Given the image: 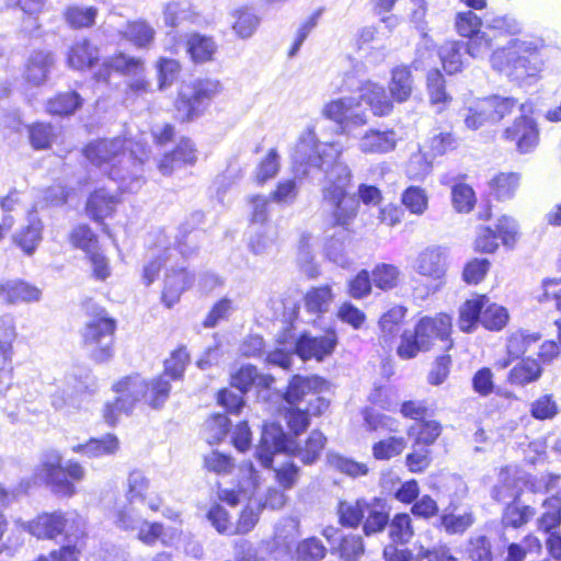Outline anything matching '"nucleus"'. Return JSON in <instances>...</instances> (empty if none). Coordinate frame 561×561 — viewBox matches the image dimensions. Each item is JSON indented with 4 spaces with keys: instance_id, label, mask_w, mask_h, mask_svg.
<instances>
[{
    "instance_id": "1",
    "label": "nucleus",
    "mask_w": 561,
    "mask_h": 561,
    "mask_svg": "<svg viewBox=\"0 0 561 561\" xmlns=\"http://www.w3.org/2000/svg\"><path fill=\"white\" fill-rule=\"evenodd\" d=\"M339 156L340 149L334 144L319 142L313 129L307 128L299 136L291 159L297 175L312 180L323 175L322 197L331 207V224L346 226L357 214L358 199L346 193L351 171L337 161Z\"/></svg>"
},
{
    "instance_id": "2",
    "label": "nucleus",
    "mask_w": 561,
    "mask_h": 561,
    "mask_svg": "<svg viewBox=\"0 0 561 561\" xmlns=\"http://www.w3.org/2000/svg\"><path fill=\"white\" fill-rule=\"evenodd\" d=\"M345 90H357L358 96L342 98L328 103L323 114L336 122L342 131L351 133L355 127L367 124L366 111L362 107L365 102L376 116H386L392 111V102L385 88L371 81L357 83L354 76L346 75L344 80Z\"/></svg>"
},
{
    "instance_id": "3",
    "label": "nucleus",
    "mask_w": 561,
    "mask_h": 561,
    "mask_svg": "<svg viewBox=\"0 0 561 561\" xmlns=\"http://www.w3.org/2000/svg\"><path fill=\"white\" fill-rule=\"evenodd\" d=\"M127 141L122 138L100 139L84 149L85 158L102 168L123 192H137L142 183V163L147 158L136 157L133 149L126 151Z\"/></svg>"
},
{
    "instance_id": "4",
    "label": "nucleus",
    "mask_w": 561,
    "mask_h": 561,
    "mask_svg": "<svg viewBox=\"0 0 561 561\" xmlns=\"http://www.w3.org/2000/svg\"><path fill=\"white\" fill-rule=\"evenodd\" d=\"M327 444V437L318 430H313L304 445L290 438L276 423L265 424L255 456L264 468H271L273 457L277 453H285L298 458L304 465H312L321 456Z\"/></svg>"
},
{
    "instance_id": "5",
    "label": "nucleus",
    "mask_w": 561,
    "mask_h": 561,
    "mask_svg": "<svg viewBox=\"0 0 561 561\" xmlns=\"http://www.w3.org/2000/svg\"><path fill=\"white\" fill-rule=\"evenodd\" d=\"M113 389L118 397L104 408V419L110 425H115L119 415L129 414L142 399L154 409L162 407L169 398L171 386L164 378H156L149 383L135 374L117 381Z\"/></svg>"
},
{
    "instance_id": "6",
    "label": "nucleus",
    "mask_w": 561,
    "mask_h": 561,
    "mask_svg": "<svg viewBox=\"0 0 561 561\" xmlns=\"http://www.w3.org/2000/svg\"><path fill=\"white\" fill-rule=\"evenodd\" d=\"M323 387L325 380L320 377L294 376L290 380L284 399L290 405L285 417L293 434L305 432L309 417L321 415L329 408V400L320 396Z\"/></svg>"
},
{
    "instance_id": "7",
    "label": "nucleus",
    "mask_w": 561,
    "mask_h": 561,
    "mask_svg": "<svg viewBox=\"0 0 561 561\" xmlns=\"http://www.w3.org/2000/svg\"><path fill=\"white\" fill-rule=\"evenodd\" d=\"M451 331V318L446 313H439L434 318L423 317L416 323L414 331H404L397 354L402 359L414 358L420 352L428 351L435 340L445 343L444 348L450 350L453 342L449 340Z\"/></svg>"
},
{
    "instance_id": "8",
    "label": "nucleus",
    "mask_w": 561,
    "mask_h": 561,
    "mask_svg": "<svg viewBox=\"0 0 561 561\" xmlns=\"http://www.w3.org/2000/svg\"><path fill=\"white\" fill-rule=\"evenodd\" d=\"M492 67L504 71L516 81L535 77L540 70V58L531 43L511 38L507 44L491 55Z\"/></svg>"
},
{
    "instance_id": "9",
    "label": "nucleus",
    "mask_w": 561,
    "mask_h": 561,
    "mask_svg": "<svg viewBox=\"0 0 561 561\" xmlns=\"http://www.w3.org/2000/svg\"><path fill=\"white\" fill-rule=\"evenodd\" d=\"M89 312L90 319L82 329L84 348L95 363H107L114 356L116 321L96 306H91Z\"/></svg>"
},
{
    "instance_id": "10",
    "label": "nucleus",
    "mask_w": 561,
    "mask_h": 561,
    "mask_svg": "<svg viewBox=\"0 0 561 561\" xmlns=\"http://www.w3.org/2000/svg\"><path fill=\"white\" fill-rule=\"evenodd\" d=\"M62 456L51 450L44 455L36 471V477L44 481L51 491L61 496H72L76 493L73 482L83 480L84 468L77 461L69 460L62 466Z\"/></svg>"
},
{
    "instance_id": "11",
    "label": "nucleus",
    "mask_w": 561,
    "mask_h": 561,
    "mask_svg": "<svg viewBox=\"0 0 561 561\" xmlns=\"http://www.w3.org/2000/svg\"><path fill=\"white\" fill-rule=\"evenodd\" d=\"M105 65L117 72L133 77L127 84V98L140 96L149 91L150 83L144 76L145 66L141 58L119 53L105 61Z\"/></svg>"
},
{
    "instance_id": "12",
    "label": "nucleus",
    "mask_w": 561,
    "mask_h": 561,
    "mask_svg": "<svg viewBox=\"0 0 561 561\" xmlns=\"http://www.w3.org/2000/svg\"><path fill=\"white\" fill-rule=\"evenodd\" d=\"M170 242L164 231L158 232V240L156 248L152 250V260L144 267V279L147 285H150L159 275L162 263H167L173 252H179L183 256L192 254L193 249L186 245V241L178 239L176 248H170Z\"/></svg>"
},
{
    "instance_id": "13",
    "label": "nucleus",
    "mask_w": 561,
    "mask_h": 561,
    "mask_svg": "<svg viewBox=\"0 0 561 561\" xmlns=\"http://www.w3.org/2000/svg\"><path fill=\"white\" fill-rule=\"evenodd\" d=\"M126 500L129 504H146L152 512H158L163 503L160 494L150 492V480L137 469L127 477Z\"/></svg>"
},
{
    "instance_id": "14",
    "label": "nucleus",
    "mask_w": 561,
    "mask_h": 561,
    "mask_svg": "<svg viewBox=\"0 0 561 561\" xmlns=\"http://www.w3.org/2000/svg\"><path fill=\"white\" fill-rule=\"evenodd\" d=\"M503 137L506 140L514 141L520 153H528L538 144L539 130L536 122L523 114L514 121L512 126L504 130Z\"/></svg>"
},
{
    "instance_id": "15",
    "label": "nucleus",
    "mask_w": 561,
    "mask_h": 561,
    "mask_svg": "<svg viewBox=\"0 0 561 561\" xmlns=\"http://www.w3.org/2000/svg\"><path fill=\"white\" fill-rule=\"evenodd\" d=\"M336 345V336L334 333L325 335L312 336L309 333L301 334L295 344L296 354L302 359L316 358L323 359L331 354Z\"/></svg>"
},
{
    "instance_id": "16",
    "label": "nucleus",
    "mask_w": 561,
    "mask_h": 561,
    "mask_svg": "<svg viewBox=\"0 0 561 561\" xmlns=\"http://www.w3.org/2000/svg\"><path fill=\"white\" fill-rule=\"evenodd\" d=\"M446 249L442 247H430L417 255L414 268L423 276L439 279L446 272Z\"/></svg>"
},
{
    "instance_id": "17",
    "label": "nucleus",
    "mask_w": 561,
    "mask_h": 561,
    "mask_svg": "<svg viewBox=\"0 0 561 561\" xmlns=\"http://www.w3.org/2000/svg\"><path fill=\"white\" fill-rule=\"evenodd\" d=\"M397 141V134L392 129H369L359 138L358 148L364 153L383 154L394 150Z\"/></svg>"
},
{
    "instance_id": "18",
    "label": "nucleus",
    "mask_w": 561,
    "mask_h": 561,
    "mask_svg": "<svg viewBox=\"0 0 561 561\" xmlns=\"http://www.w3.org/2000/svg\"><path fill=\"white\" fill-rule=\"evenodd\" d=\"M15 331L12 325H0V393L12 385V342Z\"/></svg>"
},
{
    "instance_id": "19",
    "label": "nucleus",
    "mask_w": 561,
    "mask_h": 561,
    "mask_svg": "<svg viewBox=\"0 0 561 561\" xmlns=\"http://www.w3.org/2000/svg\"><path fill=\"white\" fill-rule=\"evenodd\" d=\"M389 510L385 500L374 497L367 502L362 522L364 534L369 537L385 530L389 524Z\"/></svg>"
},
{
    "instance_id": "20",
    "label": "nucleus",
    "mask_w": 561,
    "mask_h": 561,
    "mask_svg": "<svg viewBox=\"0 0 561 561\" xmlns=\"http://www.w3.org/2000/svg\"><path fill=\"white\" fill-rule=\"evenodd\" d=\"M275 379L271 375H261L253 365H243L231 374V386L241 393L248 392L252 386L260 389H270Z\"/></svg>"
},
{
    "instance_id": "21",
    "label": "nucleus",
    "mask_w": 561,
    "mask_h": 561,
    "mask_svg": "<svg viewBox=\"0 0 561 561\" xmlns=\"http://www.w3.org/2000/svg\"><path fill=\"white\" fill-rule=\"evenodd\" d=\"M194 282V277L186 271L185 267L178 270L172 268L167 274L164 282V289L162 293V301L168 308H171L178 302L181 294L190 288Z\"/></svg>"
},
{
    "instance_id": "22",
    "label": "nucleus",
    "mask_w": 561,
    "mask_h": 561,
    "mask_svg": "<svg viewBox=\"0 0 561 561\" xmlns=\"http://www.w3.org/2000/svg\"><path fill=\"white\" fill-rule=\"evenodd\" d=\"M197 159L194 144L183 138L180 140L175 149L163 157L159 163V170L162 174H170L174 169L186 164H194Z\"/></svg>"
},
{
    "instance_id": "23",
    "label": "nucleus",
    "mask_w": 561,
    "mask_h": 561,
    "mask_svg": "<svg viewBox=\"0 0 561 561\" xmlns=\"http://www.w3.org/2000/svg\"><path fill=\"white\" fill-rule=\"evenodd\" d=\"M465 551L469 561H496L501 554L494 547L492 538L481 531L470 535Z\"/></svg>"
},
{
    "instance_id": "24",
    "label": "nucleus",
    "mask_w": 561,
    "mask_h": 561,
    "mask_svg": "<svg viewBox=\"0 0 561 561\" xmlns=\"http://www.w3.org/2000/svg\"><path fill=\"white\" fill-rule=\"evenodd\" d=\"M0 298L10 304L38 301L41 290L22 280H7L0 283Z\"/></svg>"
},
{
    "instance_id": "25",
    "label": "nucleus",
    "mask_w": 561,
    "mask_h": 561,
    "mask_svg": "<svg viewBox=\"0 0 561 561\" xmlns=\"http://www.w3.org/2000/svg\"><path fill=\"white\" fill-rule=\"evenodd\" d=\"M519 105L523 113L526 112L525 104L518 103L517 99L511 96L491 95L482 100L480 113H486L491 118V124L499 123L505 116L511 115L515 107Z\"/></svg>"
},
{
    "instance_id": "26",
    "label": "nucleus",
    "mask_w": 561,
    "mask_h": 561,
    "mask_svg": "<svg viewBox=\"0 0 561 561\" xmlns=\"http://www.w3.org/2000/svg\"><path fill=\"white\" fill-rule=\"evenodd\" d=\"M408 309L403 306H394L386 311L379 319L380 340L387 345H391L401 330V324L405 318Z\"/></svg>"
},
{
    "instance_id": "27",
    "label": "nucleus",
    "mask_w": 561,
    "mask_h": 561,
    "mask_svg": "<svg viewBox=\"0 0 561 561\" xmlns=\"http://www.w3.org/2000/svg\"><path fill=\"white\" fill-rule=\"evenodd\" d=\"M119 442L115 435L107 434L102 438H91L85 444H78L71 447L77 454H82L89 458H96L113 455L118 450Z\"/></svg>"
},
{
    "instance_id": "28",
    "label": "nucleus",
    "mask_w": 561,
    "mask_h": 561,
    "mask_svg": "<svg viewBox=\"0 0 561 561\" xmlns=\"http://www.w3.org/2000/svg\"><path fill=\"white\" fill-rule=\"evenodd\" d=\"M54 65V56L48 51H35L27 61L26 80L34 84L41 85L46 82L48 73Z\"/></svg>"
},
{
    "instance_id": "29",
    "label": "nucleus",
    "mask_w": 561,
    "mask_h": 561,
    "mask_svg": "<svg viewBox=\"0 0 561 561\" xmlns=\"http://www.w3.org/2000/svg\"><path fill=\"white\" fill-rule=\"evenodd\" d=\"M277 240V231L272 225L257 226L251 229L249 237V249L255 255H268L275 247Z\"/></svg>"
},
{
    "instance_id": "30",
    "label": "nucleus",
    "mask_w": 561,
    "mask_h": 561,
    "mask_svg": "<svg viewBox=\"0 0 561 561\" xmlns=\"http://www.w3.org/2000/svg\"><path fill=\"white\" fill-rule=\"evenodd\" d=\"M117 203L115 195L110 194L105 188H100L88 198L87 213L93 220L100 221L114 211Z\"/></svg>"
},
{
    "instance_id": "31",
    "label": "nucleus",
    "mask_w": 561,
    "mask_h": 561,
    "mask_svg": "<svg viewBox=\"0 0 561 561\" xmlns=\"http://www.w3.org/2000/svg\"><path fill=\"white\" fill-rule=\"evenodd\" d=\"M489 302L485 295L468 299L459 309L458 327L462 332H472L481 322L482 309Z\"/></svg>"
},
{
    "instance_id": "32",
    "label": "nucleus",
    "mask_w": 561,
    "mask_h": 561,
    "mask_svg": "<svg viewBox=\"0 0 561 561\" xmlns=\"http://www.w3.org/2000/svg\"><path fill=\"white\" fill-rule=\"evenodd\" d=\"M233 549L234 561H278L268 542L255 547L247 539H238L233 542Z\"/></svg>"
},
{
    "instance_id": "33",
    "label": "nucleus",
    "mask_w": 561,
    "mask_h": 561,
    "mask_svg": "<svg viewBox=\"0 0 561 561\" xmlns=\"http://www.w3.org/2000/svg\"><path fill=\"white\" fill-rule=\"evenodd\" d=\"M536 514V510L529 505H523L518 496H514L502 513L501 524L503 528H520L526 525Z\"/></svg>"
},
{
    "instance_id": "34",
    "label": "nucleus",
    "mask_w": 561,
    "mask_h": 561,
    "mask_svg": "<svg viewBox=\"0 0 561 561\" xmlns=\"http://www.w3.org/2000/svg\"><path fill=\"white\" fill-rule=\"evenodd\" d=\"M99 59V49L88 39L76 42L68 53V64L71 68L82 70L92 67Z\"/></svg>"
},
{
    "instance_id": "35",
    "label": "nucleus",
    "mask_w": 561,
    "mask_h": 561,
    "mask_svg": "<svg viewBox=\"0 0 561 561\" xmlns=\"http://www.w3.org/2000/svg\"><path fill=\"white\" fill-rule=\"evenodd\" d=\"M183 89L184 95L192 98V100L204 111L208 102L220 92L221 85L218 80L204 79L195 80L192 83L184 85Z\"/></svg>"
},
{
    "instance_id": "36",
    "label": "nucleus",
    "mask_w": 561,
    "mask_h": 561,
    "mask_svg": "<svg viewBox=\"0 0 561 561\" xmlns=\"http://www.w3.org/2000/svg\"><path fill=\"white\" fill-rule=\"evenodd\" d=\"M389 91L393 100L399 103L405 102L413 91V78L407 66L396 67L391 72Z\"/></svg>"
},
{
    "instance_id": "37",
    "label": "nucleus",
    "mask_w": 561,
    "mask_h": 561,
    "mask_svg": "<svg viewBox=\"0 0 561 561\" xmlns=\"http://www.w3.org/2000/svg\"><path fill=\"white\" fill-rule=\"evenodd\" d=\"M62 513L45 514L28 524V531L37 538H56L61 535Z\"/></svg>"
},
{
    "instance_id": "38",
    "label": "nucleus",
    "mask_w": 561,
    "mask_h": 561,
    "mask_svg": "<svg viewBox=\"0 0 561 561\" xmlns=\"http://www.w3.org/2000/svg\"><path fill=\"white\" fill-rule=\"evenodd\" d=\"M43 225L39 219L31 215L28 225L14 234V242L26 254H32L42 240Z\"/></svg>"
},
{
    "instance_id": "39",
    "label": "nucleus",
    "mask_w": 561,
    "mask_h": 561,
    "mask_svg": "<svg viewBox=\"0 0 561 561\" xmlns=\"http://www.w3.org/2000/svg\"><path fill=\"white\" fill-rule=\"evenodd\" d=\"M368 500L340 501L337 506L339 522L342 526L357 528L364 519V511Z\"/></svg>"
},
{
    "instance_id": "40",
    "label": "nucleus",
    "mask_w": 561,
    "mask_h": 561,
    "mask_svg": "<svg viewBox=\"0 0 561 561\" xmlns=\"http://www.w3.org/2000/svg\"><path fill=\"white\" fill-rule=\"evenodd\" d=\"M82 98L75 91L58 93L49 99L46 110L51 115H72L82 105Z\"/></svg>"
},
{
    "instance_id": "41",
    "label": "nucleus",
    "mask_w": 561,
    "mask_h": 561,
    "mask_svg": "<svg viewBox=\"0 0 561 561\" xmlns=\"http://www.w3.org/2000/svg\"><path fill=\"white\" fill-rule=\"evenodd\" d=\"M122 35L138 48H149L154 41L156 31L148 22L138 20L129 22Z\"/></svg>"
},
{
    "instance_id": "42",
    "label": "nucleus",
    "mask_w": 561,
    "mask_h": 561,
    "mask_svg": "<svg viewBox=\"0 0 561 561\" xmlns=\"http://www.w3.org/2000/svg\"><path fill=\"white\" fill-rule=\"evenodd\" d=\"M474 523L476 517L472 512H465L460 515H456L453 512H444L439 516L438 527L447 535H462Z\"/></svg>"
},
{
    "instance_id": "43",
    "label": "nucleus",
    "mask_w": 561,
    "mask_h": 561,
    "mask_svg": "<svg viewBox=\"0 0 561 561\" xmlns=\"http://www.w3.org/2000/svg\"><path fill=\"white\" fill-rule=\"evenodd\" d=\"M541 374L540 364L536 359L526 358L512 368L508 380L512 385L525 386L539 379Z\"/></svg>"
},
{
    "instance_id": "44",
    "label": "nucleus",
    "mask_w": 561,
    "mask_h": 561,
    "mask_svg": "<svg viewBox=\"0 0 561 561\" xmlns=\"http://www.w3.org/2000/svg\"><path fill=\"white\" fill-rule=\"evenodd\" d=\"M333 295L330 286L314 287L305 296V307L309 313L321 314L329 311Z\"/></svg>"
},
{
    "instance_id": "45",
    "label": "nucleus",
    "mask_w": 561,
    "mask_h": 561,
    "mask_svg": "<svg viewBox=\"0 0 561 561\" xmlns=\"http://www.w3.org/2000/svg\"><path fill=\"white\" fill-rule=\"evenodd\" d=\"M389 537L393 545H405L414 536L412 519L409 514L401 513L389 519Z\"/></svg>"
},
{
    "instance_id": "46",
    "label": "nucleus",
    "mask_w": 561,
    "mask_h": 561,
    "mask_svg": "<svg viewBox=\"0 0 561 561\" xmlns=\"http://www.w3.org/2000/svg\"><path fill=\"white\" fill-rule=\"evenodd\" d=\"M542 507L545 512L537 520L538 529L550 533L561 524V501L557 496L546 499Z\"/></svg>"
},
{
    "instance_id": "47",
    "label": "nucleus",
    "mask_w": 561,
    "mask_h": 561,
    "mask_svg": "<svg viewBox=\"0 0 561 561\" xmlns=\"http://www.w3.org/2000/svg\"><path fill=\"white\" fill-rule=\"evenodd\" d=\"M98 12L95 7L71 5L65 10L64 16L72 28H83L94 25Z\"/></svg>"
},
{
    "instance_id": "48",
    "label": "nucleus",
    "mask_w": 561,
    "mask_h": 561,
    "mask_svg": "<svg viewBox=\"0 0 561 561\" xmlns=\"http://www.w3.org/2000/svg\"><path fill=\"white\" fill-rule=\"evenodd\" d=\"M215 50L216 45L209 37L194 34L187 41V53L194 62H205L210 60Z\"/></svg>"
},
{
    "instance_id": "49",
    "label": "nucleus",
    "mask_w": 561,
    "mask_h": 561,
    "mask_svg": "<svg viewBox=\"0 0 561 561\" xmlns=\"http://www.w3.org/2000/svg\"><path fill=\"white\" fill-rule=\"evenodd\" d=\"M458 147V139L449 131L433 135L426 145V153L435 159L454 151Z\"/></svg>"
},
{
    "instance_id": "50",
    "label": "nucleus",
    "mask_w": 561,
    "mask_h": 561,
    "mask_svg": "<svg viewBox=\"0 0 561 561\" xmlns=\"http://www.w3.org/2000/svg\"><path fill=\"white\" fill-rule=\"evenodd\" d=\"M519 185L517 173H500L490 181V188L497 199H508L514 196Z\"/></svg>"
},
{
    "instance_id": "51",
    "label": "nucleus",
    "mask_w": 561,
    "mask_h": 561,
    "mask_svg": "<svg viewBox=\"0 0 561 561\" xmlns=\"http://www.w3.org/2000/svg\"><path fill=\"white\" fill-rule=\"evenodd\" d=\"M432 161L433 159L426 152L419 149L411 154L407 163V176L413 181H423L432 171Z\"/></svg>"
},
{
    "instance_id": "52",
    "label": "nucleus",
    "mask_w": 561,
    "mask_h": 561,
    "mask_svg": "<svg viewBox=\"0 0 561 561\" xmlns=\"http://www.w3.org/2000/svg\"><path fill=\"white\" fill-rule=\"evenodd\" d=\"M427 89L432 104L437 105V112H440L451 98L445 91V80L438 70L427 73Z\"/></svg>"
},
{
    "instance_id": "53",
    "label": "nucleus",
    "mask_w": 561,
    "mask_h": 561,
    "mask_svg": "<svg viewBox=\"0 0 561 561\" xmlns=\"http://www.w3.org/2000/svg\"><path fill=\"white\" fill-rule=\"evenodd\" d=\"M540 340V334L528 333L527 331H516L507 339V353L513 358H519L528 348Z\"/></svg>"
},
{
    "instance_id": "54",
    "label": "nucleus",
    "mask_w": 561,
    "mask_h": 561,
    "mask_svg": "<svg viewBox=\"0 0 561 561\" xmlns=\"http://www.w3.org/2000/svg\"><path fill=\"white\" fill-rule=\"evenodd\" d=\"M508 321L507 310L494 302H489L482 309L481 323L491 331L502 330Z\"/></svg>"
},
{
    "instance_id": "55",
    "label": "nucleus",
    "mask_w": 561,
    "mask_h": 561,
    "mask_svg": "<svg viewBox=\"0 0 561 561\" xmlns=\"http://www.w3.org/2000/svg\"><path fill=\"white\" fill-rule=\"evenodd\" d=\"M327 461L332 468L353 478L365 476L368 472L365 463L356 462L336 453H328Z\"/></svg>"
},
{
    "instance_id": "56",
    "label": "nucleus",
    "mask_w": 561,
    "mask_h": 561,
    "mask_svg": "<svg viewBox=\"0 0 561 561\" xmlns=\"http://www.w3.org/2000/svg\"><path fill=\"white\" fill-rule=\"evenodd\" d=\"M400 271L392 264L381 263L375 266L371 273L373 283L381 290H390L397 287Z\"/></svg>"
},
{
    "instance_id": "57",
    "label": "nucleus",
    "mask_w": 561,
    "mask_h": 561,
    "mask_svg": "<svg viewBox=\"0 0 561 561\" xmlns=\"http://www.w3.org/2000/svg\"><path fill=\"white\" fill-rule=\"evenodd\" d=\"M188 353L184 347L175 350L171 356L164 362V373L159 378L170 380L180 379L185 370L188 362Z\"/></svg>"
},
{
    "instance_id": "58",
    "label": "nucleus",
    "mask_w": 561,
    "mask_h": 561,
    "mask_svg": "<svg viewBox=\"0 0 561 561\" xmlns=\"http://www.w3.org/2000/svg\"><path fill=\"white\" fill-rule=\"evenodd\" d=\"M296 553L299 561H321L327 554V548L321 539L310 537L297 545Z\"/></svg>"
},
{
    "instance_id": "59",
    "label": "nucleus",
    "mask_w": 561,
    "mask_h": 561,
    "mask_svg": "<svg viewBox=\"0 0 561 561\" xmlns=\"http://www.w3.org/2000/svg\"><path fill=\"white\" fill-rule=\"evenodd\" d=\"M465 48L462 43H450L442 47L438 56L442 60L443 67L449 75L456 73L461 70V50Z\"/></svg>"
},
{
    "instance_id": "60",
    "label": "nucleus",
    "mask_w": 561,
    "mask_h": 561,
    "mask_svg": "<svg viewBox=\"0 0 561 561\" xmlns=\"http://www.w3.org/2000/svg\"><path fill=\"white\" fill-rule=\"evenodd\" d=\"M233 31L240 38L251 37L260 24V19L249 9L238 10L234 13Z\"/></svg>"
},
{
    "instance_id": "61",
    "label": "nucleus",
    "mask_w": 561,
    "mask_h": 561,
    "mask_svg": "<svg viewBox=\"0 0 561 561\" xmlns=\"http://www.w3.org/2000/svg\"><path fill=\"white\" fill-rule=\"evenodd\" d=\"M405 447L404 438L392 436L374 444L373 455L378 460H388L400 455Z\"/></svg>"
},
{
    "instance_id": "62",
    "label": "nucleus",
    "mask_w": 561,
    "mask_h": 561,
    "mask_svg": "<svg viewBox=\"0 0 561 561\" xmlns=\"http://www.w3.org/2000/svg\"><path fill=\"white\" fill-rule=\"evenodd\" d=\"M159 89L164 90L173 84L181 72V65L178 60L161 57L157 62Z\"/></svg>"
},
{
    "instance_id": "63",
    "label": "nucleus",
    "mask_w": 561,
    "mask_h": 561,
    "mask_svg": "<svg viewBox=\"0 0 561 561\" xmlns=\"http://www.w3.org/2000/svg\"><path fill=\"white\" fill-rule=\"evenodd\" d=\"M453 205L458 213H469L476 204V194L468 184H455L451 188Z\"/></svg>"
},
{
    "instance_id": "64",
    "label": "nucleus",
    "mask_w": 561,
    "mask_h": 561,
    "mask_svg": "<svg viewBox=\"0 0 561 561\" xmlns=\"http://www.w3.org/2000/svg\"><path fill=\"white\" fill-rule=\"evenodd\" d=\"M339 552L344 561H358L365 552L362 536L347 535L342 537L339 543Z\"/></svg>"
}]
</instances>
